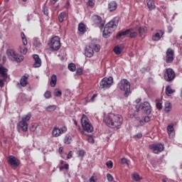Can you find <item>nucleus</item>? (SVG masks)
I'll return each mask as SVG.
<instances>
[{"mask_svg":"<svg viewBox=\"0 0 182 182\" xmlns=\"http://www.w3.org/2000/svg\"><path fill=\"white\" fill-rule=\"evenodd\" d=\"M64 144H71L73 139H72V136L69 134H66L64 137Z\"/></svg>","mask_w":182,"mask_h":182,"instance_id":"obj_27","label":"nucleus"},{"mask_svg":"<svg viewBox=\"0 0 182 182\" xmlns=\"http://www.w3.org/2000/svg\"><path fill=\"white\" fill-rule=\"evenodd\" d=\"M174 51L171 48H168L166 50V63H171L174 60Z\"/></svg>","mask_w":182,"mask_h":182,"instance_id":"obj_15","label":"nucleus"},{"mask_svg":"<svg viewBox=\"0 0 182 182\" xmlns=\"http://www.w3.org/2000/svg\"><path fill=\"white\" fill-rule=\"evenodd\" d=\"M96 97H97V94H94L89 102H95Z\"/></svg>","mask_w":182,"mask_h":182,"instance_id":"obj_52","label":"nucleus"},{"mask_svg":"<svg viewBox=\"0 0 182 182\" xmlns=\"http://www.w3.org/2000/svg\"><path fill=\"white\" fill-rule=\"evenodd\" d=\"M132 178L133 180H134V181H140V180H141V178H140V176L137 173H134L133 174Z\"/></svg>","mask_w":182,"mask_h":182,"instance_id":"obj_36","label":"nucleus"},{"mask_svg":"<svg viewBox=\"0 0 182 182\" xmlns=\"http://www.w3.org/2000/svg\"><path fill=\"white\" fill-rule=\"evenodd\" d=\"M66 16H68V14H66V12L63 11L62 13H60L58 15V21L59 22L62 23L63 22L65 18H66Z\"/></svg>","mask_w":182,"mask_h":182,"instance_id":"obj_30","label":"nucleus"},{"mask_svg":"<svg viewBox=\"0 0 182 182\" xmlns=\"http://www.w3.org/2000/svg\"><path fill=\"white\" fill-rule=\"evenodd\" d=\"M60 171L63 170H69V164H65L63 166H59Z\"/></svg>","mask_w":182,"mask_h":182,"instance_id":"obj_39","label":"nucleus"},{"mask_svg":"<svg viewBox=\"0 0 182 182\" xmlns=\"http://www.w3.org/2000/svg\"><path fill=\"white\" fill-rule=\"evenodd\" d=\"M59 0H50V2L52 4V5H55L56 2H58Z\"/></svg>","mask_w":182,"mask_h":182,"instance_id":"obj_60","label":"nucleus"},{"mask_svg":"<svg viewBox=\"0 0 182 182\" xmlns=\"http://www.w3.org/2000/svg\"><path fill=\"white\" fill-rule=\"evenodd\" d=\"M146 122H144V121H143L142 119H141V120H139V124L141 125V126H144V124H145Z\"/></svg>","mask_w":182,"mask_h":182,"instance_id":"obj_62","label":"nucleus"},{"mask_svg":"<svg viewBox=\"0 0 182 182\" xmlns=\"http://www.w3.org/2000/svg\"><path fill=\"white\" fill-rule=\"evenodd\" d=\"M108 9H109L110 12H113V11H116V9H117V4L116 3V1H111L108 4Z\"/></svg>","mask_w":182,"mask_h":182,"instance_id":"obj_26","label":"nucleus"},{"mask_svg":"<svg viewBox=\"0 0 182 182\" xmlns=\"http://www.w3.org/2000/svg\"><path fill=\"white\" fill-rule=\"evenodd\" d=\"M133 30L132 28L127 29L125 31H120L117 35V39H122V38H124V36H127V35H129L130 32H132Z\"/></svg>","mask_w":182,"mask_h":182,"instance_id":"obj_20","label":"nucleus"},{"mask_svg":"<svg viewBox=\"0 0 182 182\" xmlns=\"http://www.w3.org/2000/svg\"><path fill=\"white\" fill-rule=\"evenodd\" d=\"M81 126L82 127V130L81 131V134H85V132L87 133H92L94 130L93 125L90 124V121L89 118L85 114H82L81 118Z\"/></svg>","mask_w":182,"mask_h":182,"instance_id":"obj_3","label":"nucleus"},{"mask_svg":"<svg viewBox=\"0 0 182 182\" xmlns=\"http://www.w3.org/2000/svg\"><path fill=\"white\" fill-rule=\"evenodd\" d=\"M113 85V77H104L100 82V89H109Z\"/></svg>","mask_w":182,"mask_h":182,"instance_id":"obj_10","label":"nucleus"},{"mask_svg":"<svg viewBox=\"0 0 182 182\" xmlns=\"http://www.w3.org/2000/svg\"><path fill=\"white\" fill-rule=\"evenodd\" d=\"M171 111V104L170 102H166L165 104V112L166 113H168V112Z\"/></svg>","mask_w":182,"mask_h":182,"instance_id":"obj_34","label":"nucleus"},{"mask_svg":"<svg viewBox=\"0 0 182 182\" xmlns=\"http://www.w3.org/2000/svg\"><path fill=\"white\" fill-rule=\"evenodd\" d=\"M146 5L149 11H153L156 8L154 0H146Z\"/></svg>","mask_w":182,"mask_h":182,"instance_id":"obj_24","label":"nucleus"},{"mask_svg":"<svg viewBox=\"0 0 182 182\" xmlns=\"http://www.w3.org/2000/svg\"><path fill=\"white\" fill-rule=\"evenodd\" d=\"M151 119V117L150 116H146L144 119V122L145 123H149L150 122V119Z\"/></svg>","mask_w":182,"mask_h":182,"instance_id":"obj_53","label":"nucleus"},{"mask_svg":"<svg viewBox=\"0 0 182 182\" xmlns=\"http://www.w3.org/2000/svg\"><path fill=\"white\" fill-rule=\"evenodd\" d=\"M95 52H99L100 50V46L97 44H91L90 46H87L85 47V55L87 58H92L93 55L95 54Z\"/></svg>","mask_w":182,"mask_h":182,"instance_id":"obj_6","label":"nucleus"},{"mask_svg":"<svg viewBox=\"0 0 182 182\" xmlns=\"http://www.w3.org/2000/svg\"><path fill=\"white\" fill-rule=\"evenodd\" d=\"M21 36L23 45L24 46H26V45H28V40H26V36H25V33L23 32H21Z\"/></svg>","mask_w":182,"mask_h":182,"instance_id":"obj_32","label":"nucleus"},{"mask_svg":"<svg viewBox=\"0 0 182 182\" xmlns=\"http://www.w3.org/2000/svg\"><path fill=\"white\" fill-rule=\"evenodd\" d=\"M149 149L153 150L155 154H159L164 151V145L163 144H153L149 146Z\"/></svg>","mask_w":182,"mask_h":182,"instance_id":"obj_14","label":"nucleus"},{"mask_svg":"<svg viewBox=\"0 0 182 182\" xmlns=\"http://www.w3.org/2000/svg\"><path fill=\"white\" fill-rule=\"evenodd\" d=\"M68 132V127H62L58 128L57 126L54 127L52 131V136L53 137H59L62 136V134H65Z\"/></svg>","mask_w":182,"mask_h":182,"instance_id":"obj_11","label":"nucleus"},{"mask_svg":"<svg viewBox=\"0 0 182 182\" xmlns=\"http://www.w3.org/2000/svg\"><path fill=\"white\" fill-rule=\"evenodd\" d=\"M137 37V32H130L129 33V38L133 39V38H136Z\"/></svg>","mask_w":182,"mask_h":182,"instance_id":"obj_48","label":"nucleus"},{"mask_svg":"<svg viewBox=\"0 0 182 182\" xmlns=\"http://www.w3.org/2000/svg\"><path fill=\"white\" fill-rule=\"evenodd\" d=\"M142 137H143V134L141 133H138L134 136V139H136V140H137V139H141Z\"/></svg>","mask_w":182,"mask_h":182,"instance_id":"obj_49","label":"nucleus"},{"mask_svg":"<svg viewBox=\"0 0 182 182\" xmlns=\"http://www.w3.org/2000/svg\"><path fill=\"white\" fill-rule=\"evenodd\" d=\"M163 35H164V31L157 30L156 33L152 35V41H154V42H159V41L163 38Z\"/></svg>","mask_w":182,"mask_h":182,"instance_id":"obj_16","label":"nucleus"},{"mask_svg":"<svg viewBox=\"0 0 182 182\" xmlns=\"http://www.w3.org/2000/svg\"><path fill=\"white\" fill-rule=\"evenodd\" d=\"M106 166L108 168H113V162L112 161H108L106 163Z\"/></svg>","mask_w":182,"mask_h":182,"instance_id":"obj_45","label":"nucleus"},{"mask_svg":"<svg viewBox=\"0 0 182 182\" xmlns=\"http://www.w3.org/2000/svg\"><path fill=\"white\" fill-rule=\"evenodd\" d=\"M0 77H2L4 80L8 79V69L4 68L2 65H0Z\"/></svg>","mask_w":182,"mask_h":182,"instance_id":"obj_17","label":"nucleus"},{"mask_svg":"<svg viewBox=\"0 0 182 182\" xmlns=\"http://www.w3.org/2000/svg\"><path fill=\"white\" fill-rule=\"evenodd\" d=\"M8 163L11 167H14L16 168L17 167H19V164H21V161L18 159L16 157L14 156L10 155L8 157Z\"/></svg>","mask_w":182,"mask_h":182,"instance_id":"obj_13","label":"nucleus"},{"mask_svg":"<svg viewBox=\"0 0 182 182\" xmlns=\"http://www.w3.org/2000/svg\"><path fill=\"white\" fill-rule=\"evenodd\" d=\"M120 90L124 92L125 97H129L130 94V82L127 79H122L119 83Z\"/></svg>","mask_w":182,"mask_h":182,"instance_id":"obj_7","label":"nucleus"},{"mask_svg":"<svg viewBox=\"0 0 182 182\" xmlns=\"http://www.w3.org/2000/svg\"><path fill=\"white\" fill-rule=\"evenodd\" d=\"M28 79H29L28 75H24L20 80V85L23 87H25L28 85Z\"/></svg>","mask_w":182,"mask_h":182,"instance_id":"obj_21","label":"nucleus"},{"mask_svg":"<svg viewBox=\"0 0 182 182\" xmlns=\"http://www.w3.org/2000/svg\"><path fill=\"white\" fill-rule=\"evenodd\" d=\"M68 69L70 72H75V70H76V65H75V63L68 64Z\"/></svg>","mask_w":182,"mask_h":182,"instance_id":"obj_35","label":"nucleus"},{"mask_svg":"<svg viewBox=\"0 0 182 182\" xmlns=\"http://www.w3.org/2000/svg\"><path fill=\"white\" fill-rule=\"evenodd\" d=\"M28 122L20 121L17 124V128L21 129L22 132H28Z\"/></svg>","mask_w":182,"mask_h":182,"instance_id":"obj_18","label":"nucleus"},{"mask_svg":"<svg viewBox=\"0 0 182 182\" xmlns=\"http://www.w3.org/2000/svg\"><path fill=\"white\" fill-rule=\"evenodd\" d=\"M102 122L107 127L119 130L120 126L123 124V117L114 113L105 114H104Z\"/></svg>","mask_w":182,"mask_h":182,"instance_id":"obj_1","label":"nucleus"},{"mask_svg":"<svg viewBox=\"0 0 182 182\" xmlns=\"http://www.w3.org/2000/svg\"><path fill=\"white\" fill-rule=\"evenodd\" d=\"M79 32H86V26L83 23H80L78 25Z\"/></svg>","mask_w":182,"mask_h":182,"instance_id":"obj_31","label":"nucleus"},{"mask_svg":"<svg viewBox=\"0 0 182 182\" xmlns=\"http://www.w3.org/2000/svg\"><path fill=\"white\" fill-rule=\"evenodd\" d=\"M43 12L44 15H46V16H48V15H49V10L48 9V7L46 6H43Z\"/></svg>","mask_w":182,"mask_h":182,"instance_id":"obj_43","label":"nucleus"},{"mask_svg":"<svg viewBox=\"0 0 182 182\" xmlns=\"http://www.w3.org/2000/svg\"><path fill=\"white\" fill-rule=\"evenodd\" d=\"M95 0H88L87 5V6H91V8H93L95 6Z\"/></svg>","mask_w":182,"mask_h":182,"instance_id":"obj_40","label":"nucleus"},{"mask_svg":"<svg viewBox=\"0 0 182 182\" xmlns=\"http://www.w3.org/2000/svg\"><path fill=\"white\" fill-rule=\"evenodd\" d=\"M54 95L56 96V97H60V96H62V91L59 89H55L54 90Z\"/></svg>","mask_w":182,"mask_h":182,"instance_id":"obj_37","label":"nucleus"},{"mask_svg":"<svg viewBox=\"0 0 182 182\" xmlns=\"http://www.w3.org/2000/svg\"><path fill=\"white\" fill-rule=\"evenodd\" d=\"M72 157V151H70L67 155V159H69Z\"/></svg>","mask_w":182,"mask_h":182,"instance_id":"obj_61","label":"nucleus"},{"mask_svg":"<svg viewBox=\"0 0 182 182\" xmlns=\"http://www.w3.org/2000/svg\"><path fill=\"white\" fill-rule=\"evenodd\" d=\"M107 179L109 182L113 181V180H114L113 176H112V174H110V173H107Z\"/></svg>","mask_w":182,"mask_h":182,"instance_id":"obj_46","label":"nucleus"},{"mask_svg":"<svg viewBox=\"0 0 182 182\" xmlns=\"http://www.w3.org/2000/svg\"><path fill=\"white\" fill-rule=\"evenodd\" d=\"M175 92H176V90L172 89L171 87H170V85H167L166 87L165 93L166 96H171L173 93H175Z\"/></svg>","mask_w":182,"mask_h":182,"instance_id":"obj_25","label":"nucleus"},{"mask_svg":"<svg viewBox=\"0 0 182 182\" xmlns=\"http://www.w3.org/2000/svg\"><path fill=\"white\" fill-rule=\"evenodd\" d=\"M60 154H63V146H60L58 149Z\"/></svg>","mask_w":182,"mask_h":182,"instance_id":"obj_57","label":"nucleus"},{"mask_svg":"<svg viewBox=\"0 0 182 182\" xmlns=\"http://www.w3.org/2000/svg\"><path fill=\"white\" fill-rule=\"evenodd\" d=\"M51 97H52V93L50 92V91H46L44 93V97H46V99H50Z\"/></svg>","mask_w":182,"mask_h":182,"instance_id":"obj_42","label":"nucleus"},{"mask_svg":"<svg viewBox=\"0 0 182 182\" xmlns=\"http://www.w3.org/2000/svg\"><path fill=\"white\" fill-rule=\"evenodd\" d=\"M136 110L134 112V117H135V119H137V117H136V114L139 113L140 109L141 110H144L146 114H151V105H150V103L147 101L141 102L139 105H136Z\"/></svg>","mask_w":182,"mask_h":182,"instance_id":"obj_4","label":"nucleus"},{"mask_svg":"<svg viewBox=\"0 0 182 182\" xmlns=\"http://www.w3.org/2000/svg\"><path fill=\"white\" fill-rule=\"evenodd\" d=\"M139 35L141 38V36H145L147 33V27L141 26L138 29Z\"/></svg>","mask_w":182,"mask_h":182,"instance_id":"obj_23","label":"nucleus"},{"mask_svg":"<svg viewBox=\"0 0 182 182\" xmlns=\"http://www.w3.org/2000/svg\"><path fill=\"white\" fill-rule=\"evenodd\" d=\"M31 117L32 113L28 112L26 115H24L23 117H21V121L28 123V122L31 120Z\"/></svg>","mask_w":182,"mask_h":182,"instance_id":"obj_28","label":"nucleus"},{"mask_svg":"<svg viewBox=\"0 0 182 182\" xmlns=\"http://www.w3.org/2000/svg\"><path fill=\"white\" fill-rule=\"evenodd\" d=\"M140 102H141V99L138 98L136 100V103H140Z\"/></svg>","mask_w":182,"mask_h":182,"instance_id":"obj_63","label":"nucleus"},{"mask_svg":"<svg viewBox=\"0 0 182 182\" xmlns=\"http://www.w3.org/2000/svg\"><path fill=\"white\" fill-rule=\"evenodd\" d=\"M5 86V83H4V80L0 79V87H4Z\"/></svg>","mask_w":182,"mask_h":182,"instance_id":"obj_58","label":"nucleus"},{"mask_svg":"<svg viewBox=\"0 0 182 182\" xmlns=\"http://www.w3.org/2000/svg\"><path fill=\"white\" fill-rule=\"evenodd\" d=\"M78 156H80V157H83L85 156V151L84 150H80L78 151Z\"/></svg>","mask_w":182,"mask_h":182,"instance_id":"obj_54","label":"nucleus"},{"mask_svg":"<svg viewBox=\"0 0 182 182\" xmlns=\"http://www.w3.org/2000/svg\"><path fill=\"white\" fill-rule=\"evenodd\" d=\"M156 107L160 110L161 109H163V105L161 104V102H159L156 103Z\"/></svg>","mask_w":182,"mask_h":182,"instance_id":"obj_55","label":"nucleus"},{"mask_svg":"<svg viewBox=\"0 0 182 182\" xmlns=\"http://www.w3.org/2000/svg\"><path fill=\"white\" fill-rule=\"evenodd\" d=\"M47 112H55L56 110L55 105H50L46 108Z\"/></svg>","mask_w":182,"mask_h":182,"instance_id":"obj_38","label":"nucleus"},{"mask_svg":"<svg viewBox=\"0 0 182 182\" xmlns=\"http://www.w3.org/2000/svg\"><path fill=\"white\" fill-rule=\"evenodd\" d=\"M129 163H130V160H129L126 158L121 159V164H127L129 166Z\"/></svg>","mask_w":182,"mask_h":182,"instance_id":"obj_41","label":"nucleus"},{"mask_svg":"<svg viewBox=\"0 0 182 182\" xmlns=\"http://www.w3.org/2000/svg\"><path fill=\"white\" fill-rule=\"evenodd\" d=\"M91 23L94 26H97V28H100V29H103L105 26V21H103V18L99 15L94 14L92 16Z\"/></svg>","mask_w":182,"mask_h":182,"instance_id":"obj_8","label":"nucleus"},{"mask_svg":"<svg viewBox=\"0 0 182 182\" xmlns=\"http://www.w3.org/2000/svg\"><path fill=\"white\" fill-rule=\"evenodd\" d=\"M164 79L166 82H172L176 79V73L171 68H167L164 73Z\"/></svg>","mask_w":182,"mask_h":182,"instance_id":"obj_12","label":"nucleus"},{"mask_svg":"<svg viewBox=\"0 0 182 182\" xmlns=\"http://www.w3.org/2000/svg\"><path fill=\"white\" fill-rule=\"evenodd\" d=\"M95 178L96 177H95V176H91L89 179V182H96Z\"/></svg>","mask_w":182,"mask_h":182,"instance_id":"obj_56","label":"nucleus"},{"mask_svg":"<svg viewBox=\"0 0 182 182\" xmlns=\"http://www.w3.org/2000/svg\"><path fill=\"white\" fill-rule=\"evenodd\" d=\"M33 59H34V60H35V63L33 64V68H41L42 61H41V58H39V55L37 54L33 55Z\"/></svg>","mask_w":182,"mask_h":182,"instance_id":"obj_19","label":"nucleus"},{"mask_svg":"<svg viewBox=\"0 0 182 182\" xmlns=\"http://www.w3.org/2000/svg\"><path fill=\"white\" fill-rule=\"evenodd\" d=\"M167 132H168L169 137L173 139V137H174V136L176 134V133L174 132V127H173V125H168Z\"/></svg>","mask_w":182,"mask_h":182,"instance_id":"obj_22","label":"nucleus"},{"mask_svg":"<svg viewBox=\"0 0 182 182\" xmlns=\"http://www.w3.org/2000/svg\"><path fill=\"white\" fill-rule=\"evenodd\" d=\"M56 80L57 77L55 75H53L50 78V85L52 87H55L56 86Z\"/></svg>","mask_w":182,"mask_h":182,"instance_id":"obj_29","label":"nucleus"},{"mask_svg":"<svg viewBox=\"0 0 182 182\" xmlns=\"http://www.w3.org/2000/svg\"><path fill=\"white\" fill-rule=\"evenodd\" d=\"M119 17H114L109 22H108L104 28L103 36L107 38L112 33L114 32L117 28V25H119Z\"/></svg>","mask_w":182,"mask_h":182,"instance_id":"obj_2","label":"nucleus"},{"mask_svg":"<svg viewBox=\"0 0 182 182\" xmlns=\"http://www.w3.org/2000/svg\"><path fill=\"white\" fill-rule=\"evenodd\" d=\"M76 75H77V76H80V75H83V69L77 68L76 70Z\"/></svg>","mask_w":182,"mask_h":182,"instance_id":"obj_47","label":"nucleus"},{"mask_svg":"<svg viewBox=\"0 0 182 182\" xmlns=\"http://www.w3.org/2000/svg\"><path fill=\"white\" fill-rule=\"evenodd\" d=\"M48 46L52 50H59L60 49V38L58 36L53 37L50 40Z\"/></svg>","mask_w":182,"mask_h":182,"instance_id":"obj_9","label":"nucleus"},{"mask_svg":"<svg viewBox=\"0 0 182 182\" xmlns=\"http://www.w3.org/2000/svg\"><path fill=\"white\" fill-rule=\"evenodd\" d=\"M6 55L10 60H13V62H16L17 63H21L24 59L23 55L16 53V52L12 49L7 50Z\"/></svg>","mask_w":182,"mask_h":182,"instance_id":"obj_5","label":"nucleus"},{"mask_svg":"<svg viewBox=\"0 0 182 182\" xmlns=\"http://www.w3.org/2000/svg\"><path fill=\"white\" fill-rule=\"evenodd\" d=\"M38 127V125L36 124H33L31 125V127L30 128L31 132H35Z\"/></svg>","mask_w":182,"mask_h":182,"instance_id":"obj_50","label":"nucleus"},{"mask_svg":"<svg viewBox=\"0 0 182 182\" xmlns=\"http://www.w3.org/2000/svg\"><path fill=\"white\" fill-rule=\"evenodd\" d=\"M168 33H171L173 32V27L168 26Z\"/></svg>","mask_w":182,"mask_h":182,"instance_id":"obj_59","label":"nucleus"},{"mask_svg":"<svg viewBox=\"0 0 182 182\" xmlns=\"http://www.w3.org/2000/svg\"><path fill=\"white\" fill-rule=\"evenodd\" d=\"M87 140L88 143H95V139L92 136H89Z\"/></svg>","mask_w":182,"mask_h":182,"instance_id":"obj_51","label":"nucleus"},{"mask_svg":"<svg viewBox=\"0 0 182 182\" xmlns=\"http://www.w3.org/2000/svg\"><path fill=\"white\" fill-rule=\"evenodd\" d=\"M113 51L115 53V55H120L122 53V48L119 46H117L114 48Z\"/></svg>","mask_w":182,"mask_h":182,"instance_id":"obj_33","label":"nucleus"},{"mask_svg":"<svg viewBox=\"0 0 182 182\" xmlns=\"http://www.w3.org/2000/svg\"><path fill=\"white\" fill-rule=\"evenodd\" d=\"M20 52L23 54V55H26V53H28V48L26 47H23L22 48V47L20 48Z\"/></svg>","mask_w":182,"mask_h":182,"instance_id":"obj_44","label":"nucleus"},{"mask_svg":"<svg viewBox=\"0 0 182 182\" xmlns=\"http://www.w3.org/2000/svg\"><path fill=\"white\" fill-rule=\"evenodd\" d=\"M168 178H164L163 179H162V181L163 182H167L168 181Z\"/></svg>","mask_w":182,"mask_h":182,"instance_id":"obj_64","label":"nucleus"}]
</instances>
